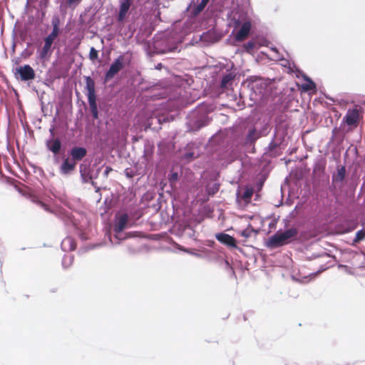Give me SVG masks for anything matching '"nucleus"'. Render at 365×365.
<instances>
[{
  "label": "nucleus",
  "mask_w": 365,
  "mask_h": 365,
  "mask_svg": "<svg viewBox=\"0 0 365 365\" xmlns=\"http://www.w3.org/2000/svg\"><path fill=\"white\" fill-rule=\"evenodd\" d=\"M210 0H201L200 3L195 6L192 10V15L193 16H198L205 8Z\"/></svg>",
  "instance_id": "dca6fc26"
},
{
  "label": "nucleus",
  "mask_w": 365,
  "mask_h": 365,
  "mask_svg": "<svg viewBox=\"0 0 365 365\" xmlns=\"http://www.w3.org/2000/svg\"><path fill=\"white\" fill-rule=\"evenodd\" d=\"M115 218L113 225V231L118 234L127 227L129 217L128 214L123 213L116 215Z\"/></svg>",
  "instance_id": "423d86ee"
},
{
  "label": "nucleus",
  "mask_w": 365,
  "mask_h": 365,
  "mask_svg": "<svg viewBox=\"0 0 365 365\" xmlns=\"http://www.w3.org/2000/svg\"><path fill=\"white\" fill-rule=\"evenodd\" d=\"M361 108L354 106L352 108H349L345 116L343 118V123L351 128H356L360 119Z\"/></svg>",
  "instance_id": "7ed1b4c3"
},
{
  "label": "nucleus",
  "mask_w": 365,
  "mask_h": 365,
  "mask_svg": "<svg viewBox=\"0 0 365 365\" xmlns=\"http://www.w3.org/2000/svg\"><path fill=\"white\" fill-rule=\"evenodd\" d=\"M46 146L54 154H58L61 148V143L58 138L51 139L47 141Z\"/></svg>",
  "instance_id": "2eb2a0df"
},
{
  "label": "nucleus",
  "mask_w": 365,
  "mask_h": 365,
  "mask_svg": "<svg viewBox=\"0 0 365 365\" xmlns=\"http://www.w3.org/2000/svg\"><path fill=\"white\" fill-rule=\"evenodd\" d=\"M253 195V190L252 188H247L242 194V199L245 200H250Z\"/></svg>",
  "instance_id": "412c9836"
},
{
  "label": "nucleus",
  "mask_w": 365,
  "mask_h": 365,
  "mask_svg": "<svg viewBox=\"0 0 365 365\" xmlns=\"http://www.w3.org/2000/svg\"><path fill=\"white\" fill-rule=\"evenodd\" d=\"M112 170L113 169L110 167H106V170H104V175L107 177Z\"/></svg>",
  "instance_id": "7c9ffc66"
},
{
  "label": "nucleus",
  "mask_w": 365,
  "mask_h": 365,
  "mask_svg": "<svg viewBox=\"0 0 365 365\" xmlns=\"http://www.w3.org/2000/svg\"><path fill=\"white\" fill-rule=\"evenodd\" d=\"M192 153H187L186 154V157L188 158V157H192Z\"/></svg>",
  "instance_id": "2f4dec72"
},
{
  "label": "nucleus",
  "mask_w": 365,
  "mask_h": 365,
  "mask_svg": "<svg viewBox=\"0 0 365 365\" xmlns=\"http://www.w3.org/2000/svg\"><path fill=\"white\" fill-rule=\"evenodd\" d=\"M316 88L315 83L312 81H309L308 83L302 85V89L304 91L314 90Z\"/></svg>",
  "instance_id": "4be33fe9"
},
{
  "label": "nucleus",
  "mask_w": 365,
  "mask_h": 365,
  "mask_svg": "<svg viewBox=\"0 0 365 365\" xmlns=\"http://www.w3.org/2000/svg\"><path fill=\"white\" fill-rule=\"evenodd\" d=\"M85 80L86 88L88 91V101L90 106L91 112L92 113L93 118L97 119L98 118V112L96 103L95 82L93 79L90 76L86 77Z\"/></svg>",
  "instance_id": "f03ea898"
},
{
  "label": "nucleus",
  "mask_w": 365,
  "mask_h": 365,
  "mask_svg": "<svg viewBox=\"0 0 365 365\" xmlns=\"http://www.w3.org/2000/svg\"><path fill=\"white\" fill-rule=\"evenodd\" d=\"M132 4V0H120L119 12L118 15V21L123 22L130 9Z\"/></svg>",
  "instance_id": "1a4fd4ad"
},
{
  "label": "nucleus",
  "mask_w": 365,
  "mask_h": 365,
  "mask_svg": "<svg viewBox=\"0 0 365 365\" xmlns=\"http://www.w3.org/2000/svg\"><path fill=\"white\" fill-rule=\"evenodd\" d=\"M346 177V168L343 165H339L336 168V172L332 175V184L342 186Z\"/></svg>",
  "instance_id": "6e6552de"
},
{
  "label": "nucleus",
  "mask_w": 365,
  "mask_h": 365,
  "mask_svg": "<svg viewBox=\"0 0 365 365\" xmlns=\"http://www.w3.org/2000/svg\"><path fill=\"white\" fill-rule=\"evenodd\" d=\"M178 175L177 173H173L170 178H169V180L171 183L175 182L177 180H178Z\"/></svg>",
  "instance_id": "bb28decb"
},
{
  "label": "nucleus",
  "mask_w": 365,
  "mask_h": 365,
  "mask_svg": "<svg viewBox=\"0 0 365 365\" xmlns=\"http://www.w3.org/2000/svg\"><path fill=\"white\" fill-rule=\"evenodd\" d=\"M255 47V43L253 41H249L244 44V48L247 52H250Z\"/></svg>",
  "instance_id": "b1692460"
},
{
  "label": "nucleus",
  "mask_w": 365,
  "mask_h": 365,
  "mask_svg": "<svg viewBox=\"0 0 365 365\" xmlns=\"http://www.w3.org/2000/svg\"><path fill=\"white\" fill-rule=\"evenodd\" d=\"M50 34H53L54 36L57 38L59 35V27L53 26V30Z\"/></svg>",
  "instance_id": "cd10ccee"
},
{
  "label": "nucleus",
  "mask_w": 365,
  "mask_h": 365,
  "mask_svg": "<svg viewBox=\"0 0 365 365\" xmlns=\"http://www.w3.org/2000/svg\"><path fill=\"white\" fill-rule=\"evenodd\" d=\"M53 42L50 41L48 39L44 38V44L42 48L39 51L38 57L41 60H46L50 58L52 54L53 48L52 45Z\"/></svg>",
  "instance_id": "9d476101"
},
{
  "label": "nucleus",
  "mask_w": 365,
  "mask_h": 365,
  "mask_svg": "<svg viewBox=\"0 0 365 365\" xmlns=\"http://www.w3.org/2000/svg\"><path fill=\"white\" fill-rule=\"evenodd\" d=\"M76 163L72 160L71 158H66L60 167V173L62 175L71 174L76 168Z\"/></svg>",
  "instance_id": "f8f14e48"
},
{
  "label": "nucleus",
  "mask_w": 365,
  "mask_h": 365,
  "mask_svg": "<svg viewBox=\"0 0 365 365\" xmlns=\"http://www.w3.org/2000/svg\"><path fill=\"white\" fill-rule=\"evenodd\" d=\"M14 74L19 75L20 79L24 81H31L36 76L34 70L29 65H24L16 68Z\"/></svg>",
  "instance_id": "39448f33"
},
{
  "label": "nucleus",
  "mask_w": 365,
  "mask_h": 365,
  "mask_svg": "<svg viewBox=\"0 0 365 365\" xmlns=\"http://www.w3.org/2000/svg\"><path fill=\"white\" fill-rule=\"evenodd\" d=\"M298 235V230L291 227L285 231H277L270 237L267 241V246L270 248H277L292 242Z\"/></svg>",
  "instance_id": "f257e3e1"
},
{
  "label": "nucleus",
  "mask_w": 365,
  "mask_h": 365,
  "mask_svg": "<svg viewBox=\"0 0 365 365\" xmlns=\"http://www.w3.org/2000/svg\"><path fill=\"white\" fill-rule=\"evenodd\" d=\"M71 160L75 163L81 161L87 155V150L83 147H73L70 150Z\"/></svg>",
  "instance_id": "9b49d317"
},
{
  "label": "nucleus",
  "mask_w": 365,
  "mask_h": 365,
  "mask_svg": "<svg viewBox=\"0 0 365 365\" xmlns=\"http://www.w3.org/2000/svg\"><path fill=\"white\" fill-rule=\"evenodd\" d=\"M252 24L250 21H245L242 25L240 29L237 32L235 36V39L237 41L242 42L245 41L250 34Z\"/></svg>",
  "instance_id": "0eeeda50"
},
{
  "label": "nucleus",
  "mask_w": 365,
  "mask_h": 365,
  "mask_svg": "<svg viewBox=\"0 0 365 365\" xmlns=\"http://www.w3.org/2000/svg\"><path fill=\"white\" fill-rule=\"evenodd\" d=\"M46 39H48L50 41H52V42H54V41L56 40V37L54 36L53 34H49L46 37Z\"/></svg>",
  "instance_id": "c756f323"
},
{
  "label": "nucleus",
  "mask_w": 365,
  "mask_h": 365,
  "mask_svg": "<svg viewBox=\"0 0 365 365\" xmlns=\"http://www.w3.org/2000/svg\"><path fill=\"white\" fill-rule=\"evenodd\" d=\"M50 34H53L54 36L57 38L59 35V27L53 26V30Z\"/></svg>",
  "instance_id": "c85d7f7f"
},
{
  "label": "nucleus",
  "mask_w": 365,
  "mask_h": 365,
  "mask_svg": "<svg viewBox=\"0 0 365 365\" xmlns=\"http://www.w3.org/2000/svg\"><path fill=\"white\" fill-rule=\"evenodd\" d=\"M124 56H118L110 65L109 69L106 73L104 81L107 82L112 78L123 68Z\"/></svg>",
  "instance_id": "20e7f679"
},
{
  "label": "nucleus",
  "mask_w": 365,
  "mask_h": 365,
  "mask_svg": "<svg viewBox=\"0 0 365 365\" xmlns=\"http://www.w3.org/2000/svg\"><path fill=\"white\" fill-rule=\"evenodd\" d=\"M76 240L71 237H65L61 242L63 250L66 252L75 250L76 249Z\"/></svg>",
  "instance_id": "4468645a"
},
{
  "label": "nucleus",
  "mask_w": 365,
  "mask_h": 365,
  "mask_svg": "<svg viewBox=\"0 0 365 365\" xmlns=\"http://www.w3.org/2000/svg\"><path fill=\"white\" fill-rule=\"evenodd\" d=\"M232 79L233 76H232V74H227L225 76H223L220 84L221 88H227L228 84L232 81Z\"/></svg>",
  "instance_id": "f3484780"
},
{
  "label": "nucleus",
  "mask_w": 365,
  "mask_h": 365,
  "mask_svg": "<svg viewBox=\"0 0 365 365\" xmlns=\"http://www.w3.org/2000/svg\"><path fill=\"white\" fill-rule=\"evenodd\" d=\"M365 238V231L364 230H359L356 234V237L354 240V242H359L361 240H363Z\"/></svg>",
  "instance_id": "6ab92c4d"
},
{
  "label": "nucleus",
  "mask_w": 365,
  "mask_h": 365,
  "mask_svg": "<svg viewBox=\"0 0 365 365\" xmlns=\"http://www.w3.org/2000/svg\"><path fill=\"white\" fill-rule=\"evenodd\" d=\"M254 232V229L251 225H249L245 230H242L240 232V235L244 237L245 238H249L252 233Z\"/></svg>",
  "instance_id": "a211bd4d"
},
{
  "label": "nucleus",
  "mask_w": 365,
  "mask_h": 365,
  "mask_svg": "<svg viewBox=\"0 0 365 365\" xmlns=\"http://www.w3.org/2000/svg\"><path fill=\"white\" fill-rule=\"evenodd\" d=\"M51 23H52L53 26L59 27L60 19H59L58 16L53 17Z\"/></svg>",
  "instance_id": "a878e982"
},
{
  "label": "nucleus",
  "mask_w": 365,
  "mask_h": 365,
  "mask_svg": "<svg viewBox=\"0 0 365 365\" xmlns=\"http://www.w3.org/2000/svg\"><path fill=\"white\" fill-rule=\"evenodd\" d=\"M80 173H81V175L82 177V178L83 179V180L85 182H87V175H88V173H87V170H86V166H84L83 165H81L80 166Z\"/></svg>",
  "instance_id": "5701e85b"
},
{
  "label": "nucleus",
  "mask_w": 365,
  "mask_h": 365,
  "mask_svg": "<svg viewBox=\"0 0 365 365\" xmlns=\"http://www.w3.org/2000/svg\"><path fill=\"white\" fill-rule=\"evenodd\" d=\"M82 0H67L66 1V4L69 6H76L77 5H78L81 2Z\"/></svg>",
  "instance_id": "393cba45"
},
{
  "label": "nucleus",
  "mask_w": 365,
  "mask_h": 365,
  "mask_svg": "<svg viewBox=\"0 0 365 365\" xmlns=\"http://www.w3.org/2000/svg\"><path fill=\"white\" fill-rule=\"evenodd\" d=\"M98 58V51L94 48L91 47L89 52V58L91 61H94L97 60Z\"/></svg>",
  "instance_id": "aec40b11"
},
{
  "label": "nucleus",
  "mask_w": 365,
  "mask_h": 365,
  "mask_svg": "<svg viewBox=\"0 0 365 365\" xmlns=\"http://www.w3.org/2000/svg\"><path fill=\"white\" fill-rule=\"evenodd\" d=\"M216 238L219 242L227 246H230L231 247H237L236 240L233 237L229 235L228 234L219 233L216 235Z\"/></svg>",
  "instance_id": "ddd939ff"
},
{
  "label": "nucleus",
  "mask_w": 365,
  "mask_h": 365,
  "mask_svg": "<svg viewBox=\"0 0 365 365\" xmlns=\"http://www.w3.org/2000/svg\"><path fill=\"white\" fill-rule=\"evenodd\" d=\"M207 35H208V34H205L203 36H204V37H205V36H207Z\"/></svg>",
  "instance_id": "473e14b6"
}]
</instances>
